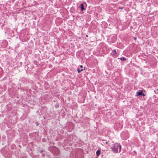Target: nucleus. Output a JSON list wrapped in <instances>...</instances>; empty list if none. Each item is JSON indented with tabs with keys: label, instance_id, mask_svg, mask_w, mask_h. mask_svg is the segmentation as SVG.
<instances>
[{
	"label": "nucleus",
	"instance_id": "f257e3e1",
	"mask_svg": "<svg viewBox=\"0 0 158 158\" xmlns=\"http://www.w3.org/2000/svg\"><path fill=\"white\" fill-rule=\"evenodd\" d=\"M111 148L114 153H117L121 152V146L120 144L116 143L111 147Z\"/></svg>",
	"mask_w": 158,
	"mask_h": 158
},
{
	"label": "nucleus",
	"instance_id": "f03ea898",
	"mask_svg": "<svg viewBox=\"0 0 158 158\" xmlns=\"http://www.w3.org/2000/svg\"><path fill=\"white\" fill-rule=\"evenodd\" d=\"M53 152H54V155L55 156L58 155L60 153V150L56 148H55L53 149Z\"/></svg>",
	"mask_w": 158,
	"mask_h": 158
},
{
	"label": "nucleus",
	"instance_id": "7ed1b4c3",
	"mask_svg": "<svg viewBox=\"0 0 158 158\" xmlns=\"http://www.w3.org/2000/svg\"><path fill=\"white\" fill-rule=\"evenodd\" d=\"M137 96L141 95L142 96H144L145 94L143 93V90H139L136 93Z\"/></svg>",
	"mask_w": 158,
	"mask_h": 158
},
{
	"label": "nucleus",
	"instance_id": "20e7f679",
	"mask_svg": "<svg viewBox=\"0 0 158 158\" xmlns=\"http://www.w3.org/2000/svg\"><path fill=\"white\" fill-rule=\"evenodd\" d=\"M79 7L81 9L82 11H83L85 9L84 7V5L83 3L81 4L79 6Z\"/></svg>",
	"mask_w": 158,
	"mask_h": 158
},
{
	"label": "nucleus",
	"instance_id": "39448f33",
	"mask_svg": "<svg viewBox=\"0 0 158 158\" xmlns=\"http://www.w3.org/2000/svg\"><path fill=\"white\" fill-rule=\"evenodd\" d=\"M112 55L114 57H116L117 53L116 50H114L112 51Z\"/></svg>",
	"mask_w": 158,
	"mask_h": 158
},
{
	"label": "nucleus",
	"instance_id": "423d86ee",
	"mask_svg": "<svg viewBox=\"0 0 158 158\" xmlns=\"http://www.w3.org/2000/svg\"><path fill=\"white\" fill-rule=\"evenodd\" d=\"M10 148L14 150L15 149V145L14 144H12L10 146Z\"/></svg>",
	"mask_w": 158,
	"mask_h": 158
},
{
	"label": "nucleus",
	"instance_id": "0eeeda50",
	"mask_svg": "<svg viewBox=\"0 0 158 158\" xmlns=\"http://www.w3.org/2000/svg\"><path fill=\"white\" fill-rule=\"evenodd\" d=\"M100 153H101V151H100V150H98L96 151V155L98 156H99Z\"/></svg>",
	"mask_w": 158,
	"mask_h": 158
},
{
	"label": "nucleus",
	"instance_id": "6e6552de",
	"mask_svg": "<svg viewBox=\"0 0 158 158\" xmlns=\"http://www.w3.org/2000/svg\"><path fill=\"white\" fill-rule=\"evenodd\" d=\"M118 59H120V60H121L123 61H125L126 60V58L124 57H123L120 58H118Z\"/></svg>",
	"mask_w": 158,
	"mask_h": 158
},
{
	"label": "nucleus",
	"instance_id": "1a4fd4ad",
	"mask_svg": "<svg viewBox=\"0 0 158 158\" xmlns=\"http://www.w3.org/2000/svg\"><path fill=\"white\" fill-rule=\"evenodd\" d=\"M83 69H81V68L80 69H77V71L78 73H80L81 71H83Z\"/></svg>",
	"mask_w": 158,
	"mask_h": 158
},
{
	"label": "nucleus",
	"instance_id": "9d476101",
	"mask_svg": "<svg viewBox=\"0 0 158 158\" xmlns=\"http://www.w3.org/2000/svg\"><path fill=\"white\" fill-rule=\"evenodd\" d=\"M102 141H106L105 142V143L107 144L108 143V142H107L106 141V140H102Z\"/></svg>",
	"mask_w": 158,
	"mask_h": 158
},
{
	"label": "nucleus",
	"instance_id": "9b49d317",
	"mask_svg": "<svg viewBox=\"0 0 158 158\" xmlns=\"http://www.w3.org/2000/svg\"><path fill=\"white\" fill-rule=\"evenodd\" d=\"M102 141H106L105 142V143L107 144L108 143V142H107L106 141V140H102Z\"/></svg>",
	"mask_w": 158,
	"mask_h": 158
},
{
	"label": "nucleus",
	"instance_id": "f8f14e48",
	"mask_svg": "<svg viewBox=\"0 0 158 158\" xmlns=\"http://www.w3.org/2000/svg\"><path fill=\"white\" fill-rule=\"evenodd\" d=\"M55 107L56 108H58L59 107V105L57 104L55 105Z\"/></svg>",
	"mask_w": 158,
	"mask_h": 158
},
{
	"label": "nucleus",
	"instance_id": "ddd939ff",
	"mask_svg": "<svg viewBox=\"0 0 158 158\" xmlns=\"http://www.w3.org/2000/svg\"><path fill=\"white\" fill-rule=\"evenodd\" d=\"M80 67L81 68V69H82L83 67V66L82 65H80Z\"/></svg>",
	"mask_w": 158,
	"mask_h": 158
},
{
	"label": "nucleus",
	"instance_id": "4468645a",
	"mask_svg": "<svg viewBox=\"0 0 158 158\" xmlns=\"http://www.w3.org/2000/svg\"><path fill=\"white\" fill-rule=\"evenodd\" d=\"M133 39H134V40H136V37H134L133 38Z\"/></svg>",
	"mask_w": 158,
	"mask_h": 158
},
{
	"label": "nucleus",
	"instance_id": "2eb2a0df",
	"mask_svg": "<svg viewBox=\"0 0 158 158\" xmlns=\"http://www.w3.org/2000/svg\"><path fill=\"white\" fill-rule=\"evenodd\" d=\"M119 9H123V7H119Z\"/></svg>",
	"mask_w": 158,
	"mask_h": 158
},
{
	"label": "nucleus",
	"instance_id": "dca6fc26",
	"mask_svg": "<svg viewBox=\"0 0 158 158\" xmlns=\"http://www.w3.org/2000/svg\"><path fill=\"white\" fill-rule=\"evenodd\" d=\"M39 124V123H36V125L37 126H38Z\"/></svg>",
	"mask_w": 158,
	"mask_h": 158
},
{
	"label": "nucleus",
	"instance_id": "f3484780",
	"mask_svg": "<svg viewBox=\"0 0 158 158\" xmlns=\"http://www.w3.org/2000/svg\"><path fill=\"white\" fill-rule=\"evenodd\" d=\"M40 153H42L43 152V150H42L40 152Z\"/></svg>",
	"mask_w": 158,
	"mask_h": 158
},
{
	"label": "nucleus",
	"instance_id": "a211bd4d",
	"mask_svg": "<svg viewBox=\"0 0 158 158\" xmlns=\"http://www.w3.org/2000/svg\"><path fill=\"white\" fill-rule=\"evenodd\" d=\"M88 35H86V37H88Z\"/></svg>",
	"mask_w": 158,
	"mask_h": 158
},
{
	"label": "nucleus",
	"instance_id": "6ab92c4d",
	"mask_svg": "<svg viewBox=\"0 0 158 158\" xmlns=\"http://www.w3.org/2000/svg\"><path fill=\"white\" fill-rule=\"evenodd\" d=\"M24 158H26L25 157H24Z\"/></svg>",
	"mask_w": 158,
	"mask_h": 158
}]
</instances>
